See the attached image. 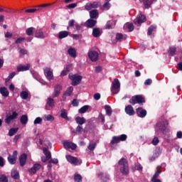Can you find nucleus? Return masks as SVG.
I'll use <instances>...</instances> for the list:
<instances>
[{
	"label": "nucleus",
	"instance_id": "nucleus-1",
	"mask_svg": "<svg viewBox=\"0 0 182 182\" xmlns=\"http://www.w3.org/2000/svg\"><path fill=\"white\" fill-rule=\"evenodd\" d=\"M118 168L124 176L129 174V162L127 159L122 158L118 162Z\"/></svg>",
	"mask_w": 182,
	"mask_h": 182
},
{
	"label": "nucleus",
	"instance_id": "nucleus-2",
	"mask_svg": "<svg viewBox=\"0 0 182 182\" xmlns=\"http://www.w3.org/2000/svg\"><path fill=\"white\" fill-rule=\"evenodd\" d=\"M129 103L133 106L134 105H142V103H146V98L143 95H134L129 100Z\"/></svg>",
	"mask_w": 182,
	"mask_h": 182
},
{
	"label": "nucleus",
	"instance_id": "nucleus-3",
	"mask_svg": "<svg viewBox=\"0 0 182 182\" xmlns=\"http://www.w3.org/2000/svg\"><path fill=\"white\" fill-rule=\"evenodd\" d=\"M52 5H55V3L41 4L36 6L34 9H26L24 12H26V14H35V12L43 11V8H49V6H52Z\"/></svg>",
	"mask_w": 182,
	"mask_h": 182
},
{
	"label": "nucleus",
	"instance_id": "nucleus-4",
	"mask_svg": "<svg viewBox=\"0 0 182 182\" xmlns=\"http://www.w3.org/2000/svg\"><path fill=\"white\" fill-rule=\"evenodd\" d=\"M111 92L112 95H117L120 92V81H119V79H114L111 86Z\"/></svg>",
	"mask_w": 182,
	"mask_h": 182
},
{
	"label": "nucleus",
	"instance_id": "nucleus-5",
	"mask_svg": "<svg viewBox=\"0 0 182 182\" xmlns=\"http://www.w3.org/2000/svg\"><path fill=\"white\" fill-rule=\"evenodd\" d=\"M69 79H70L72 82L71 85L73 86H77V85H80V82H82V79H83V77L82 75H79L77 74H70Z\"/></svg>",
	"mask_w": 182,
	"mask_h": 182
},
{
	"label": "nucleus",
	"instance_id": "nucleus-6",
	"mask_svg": "<svg viewBox=\"0 0 182 182\" xmlns=\"http://www.w3.org/2000/svg\"><path fill=\"white\" fill-rule=\"evenodd\" d=\"M65 159L68 163H70V164H73L74 166H80L82 163V159L72 155H66Z\"/></svg>",
	"mask_w": 182,
	"mask_h": 182
},
{
	"label": "nucleus",
	"instance_id": "nucleus-7",
	"mask_svg": "<svg viewBox=\"0 0 182 182\" xmlns=\"http://www.w3.org/2000/svg\"><path fill=\"white\" fill-rule=\"evenodd\" d=\"M102 3L100 1H92L87 3L85 6V9L86 11H92V9H97V8H101Z\"/></svg>",
	"mask_w": 182,
	"mask_h": 182
},
{
	"label": "nucleus",
	"instance_id": "nucleus-8",
	"mask_svg": "<svg viewBox=\"0 0 182 182\" xmlns=\"http://www.w3.org/2000/svg\"><path fill=\"white\" fill-rule=\"evenodd\" d=\"M147 19L146 18V16L140 14L137 16V17L134 20V23L135 25H141V23L146 22Z\"/></svg>",
	"mask_w": 182,
	"mask_h": 182
},
{
	"label": "nucleus",
	"instance_id": "nucleus-9",
	"mask_svg": "<svg viewBox=\"0 0 182 182\" xmlns=\"http://www.w3.org/2000/svg\"><path fill=\"white\" fill-rule=\"evenodd\" d=\"M44 75L49 82L53 80V71L50 68H46L44 69Z\"/></svg>",
	"mask_w": 182,
	"mask_h": 182
},
{
	"label": "nucleus",
	"instance_id": "nucleus-10",
	"mask_svg": "<svg viewBox=\"0 0 182 182\" xmlns=\"http://www.w3.org/2000/svg\"><path fill=\"white\" fill-rule=\"evenodd\" d=\"M18 112L16 111L13 112L12 114L7 115L5 119V123L6 124H10L12 120H15L18 117Z\"/></svg>",
	"mask_w": 182,
	"mask_h": 182
},
{
	"label": "nucleus",
	"instance_id": "nucleus-11",
	"mask_svg": "<svg viewBox=\"0 0 182 182\" xmlns=\"http://www.w3.org/2000/svg\"><path fill=\"white\" fill-rule=\"evenodd\" d=\"M42 165L40 164H36L33 166L32 168L28 169V172L31 176H33V174H36L37 171H39V170H41Z\"/></svg>",
	"mask_w": 182,
	"mask_h": 182
},
{
	"label": "nucleus",
	"instance_id": "nucleus-12",
	"mask_svg": "<svg viewBox=\"0 0 182 182\" xmlns=\"http://www.w3.org/2000/svg\"><path fill=\"white\" fill-rule=\"evenodd\" d=\"M64 148H65L67 150L70 149L71 150H76L77 145H76L75 143L66 141L63 143Z\"/></svg>",
	"mask_w": 182,
	"mask_h": 182
},
{
	"label": "nucleus",
	"instance_id": "nucleus-13",
	"mask_svg": "<svg viewBox=\"0 0 182 182\" xmlns=\"http://www.w3.org/2000/svg\"><path fill=\"white\" fill-rule=\"evenodd\" d=\"M16 159H18V151H14L13 155L9 156L8 161L10 164H15V163H16Z\"/></svg>",
	"mask_w": 182,
	"mask_h": 182
},
{
	"label": "nucleus",
	"instance_id": "nucleus-14",
	"mask_svg": "<svg viewBox=\"0 0 182 182\" xmlns=\"http://www.w3.org/2000/svg\"><path fill=\"white\" fill-rule=\"evenodd\" d=\"M62 90V85H56L54 87V92L52 94V97L54 99L55 97H58L59 95H60V91Z\"/></svg>",
	"mask_w": 182,
	"mask_h": 182
},
{
	"label": "nucleus",
	"instance_id": "nucleus-15",
	"mask_svg": "<svg viewBox=\"0 0 182 182\" xmlns=\"http://www.w3.org/2000/svg\"><path fill=\"white\" fill-rule=\"evenodd\" d=\"M88 56L90 60L92 62H96V60L99 59V53H97L96 51H90L88 53Z\"/></svg>",
	"mask_w": 182,
	"mask_h": 182
},
{
	"label": "nucleus",
	"instance_id": "nucleus-16",
	"mask_svg": "<svg viewBox=\"0 0 182 182\" xmlns=\"http://www.w3.org/2000/svg\"><path fill=\"white\" fill-rule=\"evenodd\" d=\"M55 107V100L52 97H48L46 100V109L49 110L50 107L53 108Z\"/></svg>",
	"mask_w": 182,
	"mask_h": 182
},
{
	"label": "nucleus",
	"instance_id": "nucleus-17",
	"mask_svg": "<svg viewBox=\"0 0 182 182\" xmlns=\"http://www.w3.org/2000/svg\"><path fill=\"white\" fill-rule=\"evenodd\" d=\"M97 23V21L90 18L85 22V26H87V28H94V26H96Z\"/></svg>",
	"mask_w": 182,
	"mask_h": 182
},
{
	"label": "nucleus",
	"instance_id": "nucleus-18",
	"mask_svg": "<svg viewBox=\"0 0 182 182\" xmlns=\"http://www.w3.org/2000/svg\"><path fill=\"white\" fill-rule=\"evenodd\" d=\"M43 154L46 156V159L42 158V161H43V163L48 161V160H50L52 155H50V151H49L48 149L43 148Z\"/></svg>",
	"mask_w": 182,
	"mask_h": 182
},
{
	"label": "nucleus",
	"instance_id": "nucleus-19",
	"mask_svg": "<svg viewBox=\"0 0 182 182\" xmlns=\"http://www.w3.org/2000/svg\"><path fill=\"white\" fill-rule=\"evenodd\" d=\"M141 4H144V6L146 9L151 6L154 2H157V0H139Z\"/></svg>",
	"mask_w": 182,
	"mask_h": 182
},
{
	"label": "nucleus",
	"instance_id": "nucleus-20",
	"mask_svg": "<svg viewBox=\"0 0 182 182\" xmlns=\"http://www.w3.org/2000/svg\"><path fill=\"white\" fill-rule=\"evenodd\" d=\"M125 112L127 114H129V116H134L136 112H134V109L132 105H127L125 107Z\"/></svg>",
	"mask_w": 182,
	"mask_h": 182
},
{
	"label": "nucleus",
	"instance_id": "nucleus-21",
	"mask_svg": "<svg viewBox=\"0 0 182 182\" xmlns=\"http://www.w3.org/2000/svg\"><path fill=\"white\" fill-rule=\"evenodd\" d=\"M136 114L139 117H146V115L147 114V111L141 107H139L136 109Z\"/></svg>",
	"mask_w": 182,
	"mask_h": 182
},
{
	"label": "nucleus",
	"instance_id": "nucleus-22",
	"mask_svg": "<svg viewBox=\"0 0 182 182\" xmlns=\"http://www.w3.org/2000/svg\"><path fill=\"white\" fill-rule=\"evenodd\" d=\"M90 18L91 19H97L99 18V11L97 9L90 10Z\"/></svg>",
	"mask_w": 182,
	"mask_h": 182
},
{
	"label": "nucleus",
	"instance_id": "nucleus-23",
	"mask_svg": "<svg viewBox=\"0 0 182 182\" xmlns=\"http://www.w3.org/2000/svg\"><path fill=\"white\" fill-rule=\"evenodd\" d=\"M39 144H41V146H45L47 149H52V144H50V141L48 139H44L43 141L39 139Z\"/></svg>",
	"mask_w": 182,
	"mask_h": 182
},
{
	"label": "nucleus",
	"instance_id": "nucleus-24",
	"mask_svg": "<svg viewBox=\"0 0 182 182\" xmlns=\"http://www.w3.org/2000/svg\"><path fill=\"white\" fill-rule=\"evenodd\" d=\"M29 69H31L30 64H27L26 65H19L17 67V71H18V72H25L26 70H29Z\"/></svg>",
	"mask_w": 182,
	"mask_h": 182
},
{
	"label": "nucleus",
	"instance_id": "nucleus-25",
	"mask_svg": "<svg viewBox=\"0 0 182 182\" xmlns=\"http://www.w3.org/2000/svg\"><path fill=\"white\" fill-rule=\"evenodd\" d=\"M26 159H28V155L26 154H23L19 157L20 166L23 167L26 164Z\"/></svg>",
	"mask_w": 182,
	"mask_h": 182
},
{
	"label": "nucleus",
	"instance_id": "nucleus-26",
	"mask_svg": "<svg viewBox=\"0 0 182 182\" xmlns=\"http://www.w3.org/2000/svg\"><path fill=\"white\" fill-rule=\"evenodd\" d=\"M162 171H161V167L157 166L156 171L152 177V180H159V176H160V174H161Z\"/></svg>",
	"mask_w": 182,
	"mask_h": 182
},
{
	"label": "nucleus",
	"instance_id": "nucleus-27",
	"mask_svg": "<svg viewBox=\"0 0 182 182\" xmlns=\"http://www.w3.org/2000/svg\"><path fill=\"white\" fill-rule=\"evenodd\" d=\"M124 31H127L128 32H132L134 29V26L132 23H127L124 26Z\"/></svg>",
	"mask_w": 182,
	"mask_h": 182
},
{
	"label": "nucleus",
	"instance_id": "nucleus-28",
	"mask_svg": "<svg viewBox=\"0 0 182 182\" xmlns=\"http://www.w3.org/2000/svg\"><path fill=\"white\" fill-rule=\"evenodd\" d=\"M4 12V14H12V9L9 7L0 5V13Z\"/></svg>",
	"mask_w": 182,
	"mask_h": 182
},
{
	"label": "nucleus",
	"instance_id": "nucleus-29",
	"mask_svg": "<svg viewBox=\"0 0 182 182\" xmlns=\"http://www.w3.org/2000/svg\"><path fill=\"white\" fill-rule=\"evenodd\" d=\"M92 35L94 38H99L102 35V30L100 28H93Z\"/></svg>",
	"mask_w": 182,
	"mask_h": 182
},
{
	"label": "nucleus",
	"instance_id": "nucleus-30",
	"mask_svg": "<svg viewBox=\"0 0 182 182\" xmlns=\"http://www.w3.org/2000/svg\"><path fill=\"white\" fill-rule=\"evenodd\" d=\"M127 39V36L123 35L122 33H117L116 40L119 42H122V41H126Z\"/></svg>",
	"mask_w": 182,
	"mask_h": 182
},
{
	"label": "nucleus",
	"instance_id": "nucleus-31",
	"mask_svg": "<svg viewBox=\"0 0 182 182\" xmlns=\"http://www.w3.org/2000/svg\"><path fill=\"white\" fill-rule=\"evenodd\" d=\"M69 36V32L66 31H60L58 33V39H63Z\"/></svg>",
	"mask_w": 182,
	"mask_h": 182
},
{
	"label": "nucleus",
	"instance_id": "nucleus-32",
	"mask_svg": "<svg viewBox=\"0 0 182 182\" xmlns=\"http://www.w3.org/2000/svg\"><path fill=\"white\" fill-rule=\"evenodd\" d=\"M115 26H116V21H109L107 23V24L105 26V29H112V28H114Z\"/></svg>",
	"mask_w": 182,
	"mask_h": 182
},
{
	"label": "nucleus",
	"instance_id": "nucleus-33",
	"mask_svg": "<svg viewBox=\"0 0 182 182\" xmlns=\"http://www.w3.org/2000/svg\"><path fill=\"white\" fill-rule=\"evenodd\" d=\"M0 92L4 97H8V96H9V92L8 91V89L5 87L0 88Z\"/></svg>",
	"mask_w": 182,
	"mask_h": 182
},
{
	"label": "nucleus",
	"instance_id": "nucleus-34",
	"mask_svg": "<svg viewBox=\"0 0 182 182\" xmlns=\"http://www.w3.org/2000/svg\"><path fill=\"white\" fill-rule=\"evenodd\" d=\"M70 68H72V64L68 65L65 69L62 71L60 76H66V75L70 72Z\"/></svg>",
	"mask_w": 182,
	"mask_h": 182
},
{
	"label": "nucleus",
	"instance_id": "nucleus-35",
	"mask_svg": "<svg viewBox=\"0 0 182 182\" xmlns=\"http://www.w3.org/2000/svg\"><path fill=\"white\" fill-rule=\"evenodd\" d=\"M36 38H41V39H43V38H45L43 31H42L41 29H37L36 31Z\"/></svg>",
	"mask_w": 182,
	"mask_h": 182
},
{
	"label": "nucleus",
	"instance_id": "nucleus-36",
	"mask_svg": "<svg viewBox=\"0 0 182 182\" xmlns=\"http://www.w3.org/2000/svg\"><path fill=\"white\" fill-rule=\"evenodd\" d=\"M75 122L77 123V124H85L86 123V119L85 117H77L75 118Z\"/></svg>",
	"mask_w": 182,
	"mask_h": 182
},
{
	"label": "nucleus",
	"instance_id": "nucleus-37",
	"mask_svg": "<svg viewBox=\"0 0 182 182\" xmlns=\"http://www.w3.org/2000/svg\"><path fill=\"white\" fill-rule=\"evenodd\" d=\"M90 108V106L89 105H85L82 107H81L79 109V113H80V114H83V113H86V112H87V110H89V109Z\"/></svg>",
	"mask_w": 182,
	"mask_h": 182
},
{
	"label": "nucleus",
	"instance_id": "nucleus-38",
	"mask_svg": "<svg viewBox=\"0 0 182 182\" xmlns=\"http://www.w3.org/2000/svg\"><path fill=\"white\" fill-rule=\"evenodd\" d=\"M68 52L71 58H76V50L75 48H70L68 49Z\"/></svg>",
	"mask_w": 182,
	"mask_h": 182
},
{
	"label": "nucleus",
	"instance_id": "nucleus-39",
	"mask_svg": "<svg viewBox=\"0 0 182 182\" xmlns=\"http://www.w3.org/2000/svg\"><path fill=\"white\" fill-rule=\"evenodd\" d=\"M33 32H35V28L31 27L26 30V33L28 36H32L33 35Z\"/></svg>",
	"mask_w": 182,
	"mask_h": 182
},
{
	"label": "nucleus",
	"instance_id": "nucleus-40",
	"mask_svg": "<svg viewBox=\"0 0 182 182\" xmlns=\"http://www.w3.org/2000/svg\"><path fill=\"white\" fill-rule=\"evenodd\" d=\"M11 177L15 180H18L19 178V172L16 170H14L11 171Z\"/></svg>",
	"mask_w": 182,
	"mask_h": 182
},
{
	"label": "nucleus",
	"instance_id": "nucleus-41",
	"mask_svg": "<svg viewBox=\"0 0 182 182\" xmlns=\"http://www.w3.org/2000/svg\"><path fill=\"white\" fill-rule=\"evenodd\" d=\"M18 130H19V128H11L9 132V136H14V134H16V133H18Z\"/></svg>",
	"mask_w": 182,
	"mask_h": 182
},
{
	"label": "nucleus",
	"instance_id": "nucleus-42",
	"mask_svg": "<svg viewBox=\"0 0 182 182\" xmlns=\"http://www.w3.org/2000/svg\"><path fill=\"white\" fill-rule=\"evenodd\" d=\"M20 122L21 124H26V123H28V115H22Z\"/></svg>",
	"mask_w": 182,
	"mask_h": 182
},
{
	"label": "nucleus",
	"instance_id": "nucleus-43",
	"mask_svg": "<svg viewBox=\"0 0 182 182\" xmlns=\"http://www.w3.org/2000/svg\"><path fill=\"white\" fill-rule=\"evenodd\" d=\"M105 109L106 112V114H107V116H112V107H110V106L109 105H106L105 107Z\"/></svg>",
	"mask_w": 182,
	"mask_h": 182
},
{
	"label": "nucleus",
	"instance_id": "nucleus-44",
	"mask_svg": "<svg viewBox=\"0 0 182 182\" xmlns=\"http://www.w3.org/2000/svg\"><path fill=\"white\" fill-rule=\"evenodd\" d=\"M15 75H16L15 72H13L9 74V77L6 78L5 81L6 85H8L7 83L8 82H9V80H11V79H14V77H15Z\"/></svg>",
	"mask_w": 182,
	"mask_h": 182
},
{
	"label": "nucleus",
	"instance_id": "nucleus-45",
	"mask_svg": "<svg viewBox=\"0 0 182 182\" xmlns=\"http://www.w3.org/2000/svg\"><path fill=\"white\" fill-rule=\"evenodd\" d=\"M76 25V21L75 20H70L68 22V26L67 27V30L70 31V27H73Z\"/></svg>",
	"mask_w": 182,
	"mask_h": 182
},
{
	"label": "nucleus",
	"instance_id": "nucleus-46",
	"mask_svg": "<svg viewBox=\"0 0 182 182\" xmlns=\"http://www.w3.org/2000/svg\"><path fill=\"white\" fill-rule=\"evenodd\" d=\"M117 143H120L119 136H113L111 141V144H117Z\"/></svg>",
	"mask_w": 182,
	"mask_h": 182
},
{
	"label": "nucleus",
	"instance_id": "nucleus-47",
	"mask_svg": "<svg viewBox=\"0 0 182 182\" xmlns=\"http://www.w3.org/2000/svg\"><path fill=\"white\" fill-rule=\"evenodd\" d=\"M76 6H77V3H73V4L67 5L65 6V8H67V9H75V8H76Z\"/></svg>",
	"mask_w": 182,
	"mask_h": 182
},
{
	"label": "nucleus",
	"instance_id": "nucleus-48",
	"mask_svg": "<svg viewBox=\"0 0 182 182\" xmlns=\"http://www.w3.org/2000/svg\"><path fill=\"white\" fill-rule=\"evenodd\" d=\"M20 96L21 99H23V100H26V99H28V94L26 91H23L21 92Z\"/></svg>",
	"mask_w": 182,
	"mask_h": 182
},
{
	"label": "nucleus",
	"instance_id": "nucleus-49",
	"mask_svg": "<svg viewBox=\"0 0 182 182\" xmlns=\"http://www.w3.org/2000/svg\"><path fill=\"white\" fill-rule=\"evenodd\" d=\"M87 149H89L91 151H93V150H95V149H96V143L90 142Z\"/></svg>",
	"mask_w": 182,
	"mask_h": 182
},
{
	"label": "nucleus",
	"instance_id": "nucleus-50",
	"mask_svg": "<svg viewBox=\"0 0 182 182\" xmlns=\"http://www.w3.org/2000/svg\"><path fill=\"white\" fill-rule=\"evenodd\" d=\"M60 116L63 119H68V112H66V109H63L61 110Z\"/></svg>",
	"mask_w": 182,
	"mask_h": 182
},
{
	"label": "nucleus",
	"instance_id": "nucleus-51",
	"mask_svg": "<svg viewBox=\"0 0 182 182\" xmlns=\"http://www.w3.org/2000/svg\"><path fill=\"white\" fill-rule=\"evenodd\" d=\"M154 29H156V26H151L149 28H148V32H147V35L149 36H150L151 35V33H153V31H154Z\"/></svg>",
	"mask_w": 182,
	"mask_h": 182
},
{
	"label": "nucleus",
	"instance_id": "nucleus-52",
	"mask_svg": "<svg viewBox=\"0 0 182 182\" xmlns=\"http://www.w3.org/2000/svg\"><path fill=\"white\" fill-rule=\"evenodd\" d=\"M168 53L171 56H174V55L176 54V48L174 47L169 48Z\"/></svg>",
	"mask_w": 182,
	"mask_h": 182
},
{
	"label": "nucleus",
	"instance_id": "nucleus-53",
	"mask_svg": "<svg viewBox=\"0 0 182 182\" xmlns=\"http://www.w3.org/2000/svg\"><path fill=\"white\" fill-rule=\"evenodd\" d=\"M74 180L75 182H82V176L80 174H75L74 176Z\"/></svg>",
	"mask_w": 182,
	"mask_h": 182
},
{
	"label": "nucleus",
	"instance_id": "nucleus-54",
	"mask_svg": "<svg viewBox=\"0 0 182 182\" xmlns=\"http://www.w3.org/2000/svg\"><path fill=\"white\" fill-rule=\"evenodd\" d=\"M44 119L45 120L51 121V122H53V120H55V117H53V116H52L51 114L45 115Z\"/></svg>",
	"mask_w": 182,
	"mask_h": 182
},
{
	"label": "nucleus",
	"instance_id": "nucleus-55",
	"mask_svg": "<svg viewBox=\"0 0 182 182\" xmlns=\"http://www.w3.org/2000/svg\"><path fill=\"white\" fill-rule=\"evenodd\" d=\"M118 139H119V141H126V140H127V135L122 134L118 136Z\"/></svg>",
	"mask_w": 182,
	"mask_h": 182
},
{
	"label": "nucleus",
	"instance_id": "nucleus-56",
	"mask_svg": "<svg viewBox=\"0 0 182 182\" xmlns=\"http://www.w3.org/2000/svg\"><path fill=\"white\" fill-rule=\"evenodd\" d=\"M72 92H73V87H70L67 89L65 93L68 96H70V95H72Z\"/></svg>",
	"mask_w": 182,
	"mask_h": 182
},
{
	"label": "nucleus",
	"instance_id": "nucleus-57",
	"mask_svg": "<svg viewBox=\"0 0 182 182\" xmlns=\"http://www.w3.org/2000/svg\"><path fill=\"white\" fill-rule=\"evenodd\" d=\"M0 182H8V178L5 175L0 176Z\"/></svg>",
	"mask_w": 182,
	"mask_h": 182
},
{
	"label": "nucleus",
	"instance_id": "nucleus-58",
	"mask_svg": "<svg viewBox=\"0 0 182 182\" xmlns=\"http://www.w3.org/2000/svg\"><path fill=\"white\" fill-rule=\"evenodd\" d=\"M103 8L107 9V11H109V9H110V3L109 1L105 2L103 5Z\"/></svg>",
	"mask_w": 182,
	"mask_h": 182
},
{
	"label": "nucleus",
	"instance_id": "nucleus-59",
	"mask_svg": "<svg viewBox=\"0 0 182 182\" xmlns=\"http://www.w3.org/2000/svg\"><path fill=\"white\" fill-rule=\"evenodd\" d=\"M160 141L159 140V138L157 137H154L152 140V144H154V146H157V144H159V142Z\"/></svg>",
	"mask_w": 182,
	"mask_h": 182
},
{
	"label": "nucleus",
	"instance_id": "nucleus-60",
	"mask_svg": "<svg viewBox=\"0 0 182 182\" xmlns=\"http://www.w3.org/2000/svg\"><path fill=\"white\" fill-rule=\"evenodd\" d=\"M98 119H99V120L101 121V123H102V124H105V116H103V114H100L99 115V117H98Z\"/></svg>",
	"mask_w": 182,
	"mask_h": 182
},
{
	"label": "nucleus",
	"instance_id": "nucleus-61",
	"mask_svg": "<svg viewBox=\"0 0 182 182\" xmlns=\"http://www.w3.org/2000/svg\"><path fill=\"white\" fill-rule=\"evenodd\" d=\"M40 123H42V118H41V117H37V118L34 120V124H40Z\"/></svg>",
	"mask_w": 182,
	"mask_h": 182
},
{
	"label": "nucleus",
	"instance_id": "nucleus-62",
	"mask_svg": "<svg viewBox=\"0 0 182 182\" xmlns=\"http://www.w3.org/2000/svg\"><path fill=\"white\" fill-rule=\"evenodd\" d=\"M76 132L80 134L83 132V128L80 125H78L76 128Z\"/></svg>",
	"mask_w": 182,
	"mask_h": 182
},
{
	"label": "nucleus",
	"instance_id": "nucleus-63",
	"mask_svg": "<svg viewBox=\"0 0 182 182\" xmlns=\"http://www.w3.org/2000/svg\"><path fill=\"white\" fill-rule=\"evenodd\" d=\"M23 41H25V38H18L16 41V43H22V42H23Z\"/></svg>",
	"mask_w": 182,
	"mask_h": 182
},
{
	"label": "nucleus",
	"instance_id": "nucleus-64",
	"mask_svg": "<svg viewBox=\"0 0 182 182\" xmlns=\"http://www.w3.org/2000/svg\"><path fill=\"white\" fill-rule=\"evenodd\" d=\"M176 68L178 70H181L182 72V62H180L177 64Z\"/></svg>",
	"mask_w": 182,
	"mask_h": 182
}]
</instances>
